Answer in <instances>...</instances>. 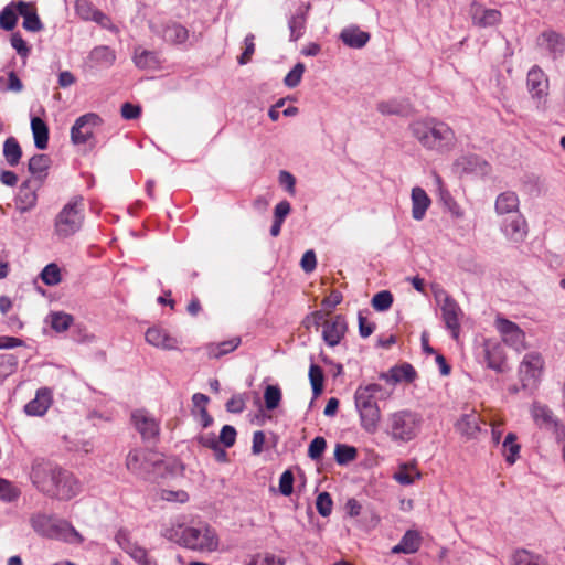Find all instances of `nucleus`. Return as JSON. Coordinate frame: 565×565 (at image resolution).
<instances>
[{"mask_svg":"<svg viewBox=\"0 0 565 565\" xmlns=\"http://www.w3.org/2000/svg\"><path fill=\"white\" fill-rule=\"evenodd\" d=\"M17 366H18V359L15 355H13V354L1 355L0 375H3L4 380L8 376H10L12 373L15 372Z\"/></svg>","mask_w":565,"mask_h":565,"instance_id":"4d7b16f0","label":"nucleus"},{"mask_svg":"<svg viewBox=\"0 0 565 565\" xmlns=\"http://www.w3.org/2000/svg\"><path fill=\"white\" fill-rule=\"evenodd\" d=\"M332 499L328 492H321L316 500V508L321 516H329L332 512Z\"/></svg>","mask_w":565,"mask_h":565,"instance_id":"6e6d98bb","label":"nucleus"},{"mask_svg":"<svg viewBox=\"0 0 565 565\" xmlns=\"http://www.w3.org/2000/svg\"><path fill=\"white\" fill-rule=\"evenodd\" d=\"M255 36L254 34L249 33L245 36L244 39V45H245V50L244 52L241 54V56L238 57V63L241 65H244L246 63H248L250 61V57L252 55L254 54L255 52Z\"/></svg>","mask_w":565,"mask_h":565,"instance_id":"052dcab7","label":"nucleus"},{"mask_svg":"<svg viewBox=\"0 0 565 565\" xmlns=\"http://www.w3.org/2000/svg\"><path fill=\"white\" fill-rule=\"evenodd\" d=\"M323 371L317 364H311L309 369V380L315 396L321 394L323 388Z\"/></svg>","mask_w":565,"mask_h":565,"instance_id":"3c124183","label":"nucleus"},{"mask_svg":"<svg viewBox=\"0 0 565 565\" xmlns=\"http://www.w3.org/2000/svg\"><path fill=\"white\" fill-rule=\"evenodd\" d=\"M436 297L440 302L441 317L446 328L450 330L454 339H458L460 317L462 315L459 305L445 291H441L440 295H437Z\"/></svg>","mask_w":565,"mask_h":565,"instance_id":"ddd939ff","label":"nucleus"},{"mask_svg":"<svg viewBox=\"0 0 565 565\" xmlns=\"http://www.w3.org/2000/svg\"><path fill=\"white\" fill-rule=\"evenodd\" d=\"M53 402V394L49 387H41L35 396L24 406V412L30 416H43Z\"/></svg>","mask_w":565,"mask_h":565,"instance_id":"412c9836","label":"nucleus"},{"mask_svg":"<svg viewBox=\"0 0 565 565\" xmlns=\"http://www.w3.org/2000/svg\"><path fill=\"white\" fill-rule=\"evenodd\" d=\"M125 466L131 475L146 481H156L167 470L163 455L147 448L130 449Z\"/></svg>","mask_w":565,"mask_h":565,"instance_id":"39448f33","label":"nucleus"},{"mask_svg":"<svg viewBox=\"0 0 565 565\" xmlns=\"http://www.w3.org/2000/svg\"><path fill=\"white\" fill-rule=\"evenodd\" d=\"M242 340L241 337H234L230 340L222 341L220 343H212L209 345V354L212 358L218 359L227 353L233 352L238 348Z\"/></svg>","mask_w":565,"mask_h":565,"instance_id":"58836bf2","label":"nucleus"},{"mask_svg":"<svg viewBox=\"0 0 565 565\" xmlns=\"http://www.w3.org/2000/svg\"><path fill=\"white\" fill-rule=\"evenodd\" d=\"M136 429L140 433L143 440L156 439L160 433V425L146 411H136L131 415Z\"/></svg>","mask_w":565,"mask_h":565,"instance_id":"f3484780","label":"nucleus"},{"mask_svg":"<svg viewBox=\"0 0 565 565\" xmlns=\"http://www.w3.org/2000/svg\"><path fill=\"white\" fill-rule=\"evenodd\" d=\"M3 157L10 167L19 164L22 157V149L14 137H9L3 143Z\"/></svg>","mask_w":565,"mask_h":565,"instance_id":"4c0bfd02","label":"nucleus"},{"mask_svg":"<svg viewBox=\"0 0 565 565\" xmlns=\"http://www.w3.org/2000/svg\"><path fill=\"white\" fill-rule=\"evenodd\" d=\"M226 411L228 413L239 414L245 408V398L243 395L237 394L233 395L227 402H226Z\"/></svg>","mask_w":565,"mask_h":565,"instance_id":"69168bd1","label":"nucleus"},{"mask_svg":"<svg viewBox=\"0 0 565 565\" xmlns=\"http://www.w3.org/2000/svg\"><path fill=\"white\" fill-rule=\"evenodd\" d=\"M537 45L553 60L561 58L565 55V36L556 31H543L537 38Z\"/></svg>","mask_w":565,"mask_h":565,"instance_id":"2eb2a0df","label":"nucleus"},{"mask_svg":"<svg viewBox=\"0 0 565 565\" xmlns=\"http://www.w3.org/2000/svg\"><path fill=\"white\" fill-rule=\"evenodd\" d=\"M265 406L273 411L279 406L281 401V391L277 385H268L264 393Z\"/></svg>","mask_w":565,"mask_h":565,"instance_id":"603ef678","label":"nucleus"},{"mask_svg":"<svg viewBox=\"0 0 565 565\" xmlns=\"http://www.w3.org/2000/svg\"><path fill=\"white\" fill-rule=\"evenodd\" d=\"M294 490V475L290 470H286L279 478V491L284 495H290Z\"/></svg>","mask_w":565,"mask_h":565,"instance_id":"0e129e2a","label":"nucleus"},{"mask_svg":"<svg viewBox=\"0 0 565 565\" xmlns=\"http://www.w3.org/2000/svg\"><path fill=\"white\" fill-rule=\"evenodd\" d=\"M10 42L20 56L26 57L30 54V47L19 32L12 33Z\"/></svg>","mask_w":565,"mask_h":565,"instance_id":"680f3d73","label":"nucleus"},{"mask_svg":"<svg viewBox=\"0 0 565 565\" xmlns=\"http://www.w3.org/2000/svg\"><path fill=\"white\" fill-rule=\"evenodd\" d=\"M38 188L33 186L31 181H25L20 185L15 204L21 213H25L35 207L38 203Z\"/></svg>","mask_w":565,"mask_h":565,"instance_id":"a878e982","label":"nucleus"},{"mask_svg":"<svg viewBox=\"0 0 565 565\" xmlns=\"http://www.w3.org/2000/svg\"><path fill=\"white\" fill-rule=\"evenodd\" d=\"M103 120L95 113H86L79 116L71 128V141L76 145L94 146L95 129L102 125Z\"/></svg>","mask_w":565,"mask_h":565,"instance_id":"9b49d317","label":"nucleus"},{"mask_svg":"<svg viewBox=\"0 0 565 565\" xmlns=\"http://www.w3.org/2000/svg\"><path fill=\"white\" fill-rule=\"evenodd\" d=\"M30 523L32 529L41 536L57 540H70L71 536H74L82 541L81 534L68 522L54 515L35 513L31 516Z\"/></svg>","mask_w":565,"mask_h":565,"instance_id":"6e6552de","label":"nucleus"},{"mask_svg":"<svg viewBox=\"0 0 565 565\" xmlns=\"http://www.w3.org/2000/svg\"><path fill=\"white\" fill-rule=\"evenodd\" d=\"M420 477V472L412 463L399 465L398 469L393 473V479L402 486H411Z\"/></svg>","mask_w":565,"mask_h":565,"instance_id":"c9c22d12","label":"nucleus"},{"mask_svg":"<svg viewBox=\"0 0 565 565\" xmlns=\"http://www.w3.org/2000/svg\"><path fill=\"white\" fill-rule=\"evenodd\" d=\"M327 447L326 439L323 437H316L311 440L308 448V456L312 460H318L321 458Z\"/></svg>","mask_w":565,"mask_h":565,"instance_id":"13d9d810","label":"nucleus"},{"mask_svg":"<svg viewBox=\"0 0 565 565\" xmlns=\"http://www.w3.org/2000/svg\"><path fill=\"white\" fill-rule=\"evenodd\" d=\"M50 167V158L46 154H34L29 161V171L31 174L42 180L46 175Z\"/></svg>","mask_w":565,"mask_h":565,"instance_id":"a18cd8bd","label":"nucleus"},{"mask_svg":"<svg viewBox=\"0 0 565 565\" xmlns=\"http://www.w3.org/2000/svg\"><path fill=\"white\" fill-rule=\"evenodd\" d=\"M161 36L166 42L183 44L189 38V31L179 22L169 21L162 26Z\"/></svg>","mask_w":565,"mask_h":565,"instance_id":"7c9ffc66","label":"nucleus"},{"mask_svg":"<svg viewBox=\"0 0 565 565\" xmlns=\"http://www.w3.org/2000/svg\"><path fill=\"white\" fill-rule=\"evenodd\" d=\"M422 545V537L415 530H407L398 544L392 547V554H414Z\"/></svg>","mask_w":565,"mask_h":565,"instance_id":"c85d7f7f","label":"nucleus"},{"mask_svg":"<svg viewBox=\"0 0 565 565\" xmlns=\"http://www.w3.org/2000/svg\"><path fill=\"white\" fill-rule=\"evenodd\" d=\"M513 565H550L548 562L539 554L527 550H518L513 555Z\"/></svg>","mask_w":565,"mask_h":565,"instance_id":"ea45409f","label":"nucleus"},{"mask_svg":"<svg viewBox=\"0 0 565 565\" xmlns=\"http://www.w3.org/2000/svg\"><path fill=\"white\" fill-rule=\"evenodd\" d=\"M132 60L135 65L140 70L156 68L159 63L154 52L145 50L140 46L135 49Z\"/></svg>","mask_w":565,"mask_h":565,"instance_id":"f704fd0d","label":"nucleus"},{"mask_svg":"<svg viewBox=\"0 0 565 565\" xmlns=\"http://www.w3.org/2000/svg\"><path fill=\"white\" fill-rule=\"evenodd\" d=\"M160 498L168 502H179L184 503L189 500V494L183 490H168L162 489L160 492Z\"/></svg>","mask_w":565,"mask_h":565,"instance_id":"bf43d9fd","label":"nucleus"},{"mask_svg":"<svg viewBox=\"0 0 565 565\" xmlns=\"http://www.w3.org/2000/svg\"><path fill=\"white\" fill-rule=\"evenodd\" d=\"M17 1H11L0 12V26L6 31H12L18 22Z\"/></svg>","mask_w":565,"mask_h":565,"instance_id":"c03bdc74","label":"nucleus"},{"mask_svg":"<svg viewBox=\"0 0 565 565\" xmlns=\"http://www.w3.org/2000/svg\"><path fill=\"white\" fill-rule=\"evenodd\" d=\"M84 220V200L82 196H74L55 216L54 233L60 238L71 237L81 231Z\"/></svg>","mask_w":565,"mask_h":565,"instance_id":"0eeeda50","label":"nucleus"},{"mask_svg":"<svg viewBox=\"0 0 565 565\" xmlns=\"http://www.w3.org/2000/svg\"><path fill=\"white\" fill-rule=\"evenodd\" d=\"M520 200L515 192L505 191L497 196L494 209L497 214L510 216L520 212Z\"/></svg>","mask_w":565,"mask_h":565,"instance_id":"bb28decb","label":"nucleus"},{"mask_svg":"<svg viewBox=\"0 0 565 565\" xmlns=\"http://www.w3.org/2000/svg\"><path fill=\"white\" fill-rule=\"evenodd\" d=\"M21 494V491L9 480L0 478V500L13 502Z\"/></svg>","mask_w":565,"mask_h":565,"instance_id":"09e8293b","label":"nucleus"},{"mask_svg":"<svg viewBox=\"0 0 565 565\" xmlns=\"http://www.w3.org/2000/svg\"><path fill=\"white\" fill-rule=\"evenodd\" d=\"M458 164L463 167V170L480 174H486L489 171L488 163L482 160L480 157L470 154L465 156L458 160Z\"/></svg>","mask_w":565,"mask_h":565,"instance_id":"79ce46f5","label":"nucleus"},{"mask_svg":"<svg viewBox=\"0 0 565 565\" xmlns=\"http://www.w3.org/2000/svg\"><path fill=\"white\" fill-rule=\"evenodd\" d=\"M484 358L489 369L498 373L505 371V353L501 344L487 342L484 345Z\"/></svg>","mask_w":565,"mask_h":565,"instance_id":"393cba45","label":"nucleus"},{"mask_svg":"<svg viewBox=\"0 0 565 565\" xmlns=\"http://www.w3.org/2000/svg\"><path fill=\"white\" fill-rule=\"evenodd\" d=\"M379 377L387 384L395 385L401 382L412 383L417 377L416 370L409 363L392 366L387 372H382Z\"/></svg>","mask_w":565,"mask_h":565,"instance_id":"aec40b11","label":"nucleus"},{"mask_svg":"<svg viewBox=\"0 0 565 565\" xmlns=\"http://www.w3.org/2000/svg\"><path fill=\"white\" fill-rule=\"evenodd\" d=\"M18 17L23 18L22 26L29 32H40L44 25L36 12V8L32 2H25L23 0H17Z\"/></svg>","mask_w":565,"mask_h":565,"instance_id":"6ab92c4d","label":"nucleus"},{"mask_svg":"<svg viewBox=\"0 0 565 565\" xmlns=\"http://www.w3.org/2000/svg\"><path fill=\"white\" fill-rule=\"evenodd\" d=\"M40 277L42 281L47 286H55L61 281V271L56 264L51 263L46 265L41 274Z\"/></svg>","mask_w":565,"mask_h":565,"instance_id":"8fccbe9b","label":"nucleus"},{"mask_svg":"<svg viewBox=\"0 0 565 565\" xmlns=\"http://www.w3.org/2000/svg\"><path fill=\"white\" fill-rule=\"evenodd\" d=\"M457 430L468 439H473L480 433V418L476 413L465 414L456 424Z\"/></svg>","mask_w":565,"mask_h":565,"instance_id":"2f4dec72","label":"nucleus"},{"mask_svg":"<svg viewBox=\"0 0 565 565\" xmlns=\"http://www.w3.org/2000/svg\"><path fill=\"white\" fill-rule=\"evenodd\" d=\"M358 455L353 446L338 444L334 449V458L339 465H347L353 461Z\"/></svg>","mask_w":565,"mask_h":565,"instance_id":"de8ad7c7","label":"nucleus"},{"mask_svg":"<svg viewBox=\"0 0 565 565\" xmlns=\"http://www.w3.org/2000/svg\"><path fill=\"white\" fill-rule=\"evenodd\" d=\"M531 415L535 424L544 428H548L557 419L548 406L539 402L532 404Z\"/></svg>","mask_w":565,"mask_h":565,"instance_id":"473e14b6","label":"nucleus"},{"mask_svg":"<svg viewBox=\"0 0 565 565\" xmlns=\"http://www.w3.org/2000/svg\"><path fill=\"white\" fill-rule=\"evenodd\" d=\"M548 78L545 73L534 65L526 75V88L539 113H545L548 108Z\"/></svg>","mask_w":565,"mask_h":565,"instance_id":"1a4fd4ad","label":"nucleus"},{"mask_svg":"<svg viewBox=\"0 0 565 565\" xmlns=\"http://www.w3.org/2000/svg\"><path fill=\"white\" fill-rule=\"evenodd\" d=\"M92 21L97 23L103 29L109 30L114 33L119 31L118 28L113 23L111 19L100 10L96 12Z\"/></svg>","mask_w":565,"mask_h":565,"instance_id":"774afa93","label":"nucleus"},{"mask_svg":"<svg viewBox=\"0 0 565 565\" xmlns=\"http://www.w3.org/2000/svg\"><path fill=\"white\" fill-rule=\"evenodd\" d=\"M306 67L302 63H297L285 76L284 84L289 88L297 87L301 82Z\"/></svg>","mask_w":565,"mask_h":565,"instance_id":"5fc2aeb1","label":"nucleus"},{"mask_svg":"<svg viewBox=\"0 0 565 565\" xmlns=\"http://www.w3.org/2000/svg\"><path fill=\"white\" fill-rule=\"evenodd\" d=\"M494 326L504 344L519 353L526 349L525 333L515 322L497 317Z\"/></svg>","mask_w":565,"mask_h":565,"instance_id":"f8f14e48","label":"nucleus"},{"mask_svg":"<svg viewBox=\"0 0 565 565\" xmlns=\"http://www.w3.org/2000/svg\"><path fill=\"white\" fill-rule=\"evenodd\" d=\"M236 441V429L231 425H225L221 429L218 436V444H223L225 447H232Z\"/></svg>","mask_w":565,"mask_h":565,"instance_id":"e2e57ef3","label":"nucleus"},{"mask_svg":"<svg viewBox=\"0 0 565 565\" xmlns=\"http://www.w3.org/2000/svg\"><path fill=\"white\" fill-rule=\"evenodd\" d=\"M162 535L169 541L200 553H213L217 551L220 545L216 531L209 524L198 526L171 525L163 529Z\"/></svg>","mask_w":565,"mask_h":565,"instance_id":"7ed1b4c3","label":"nucleus"},{"mask_svg":"<svg viewBox=\"0 0 565 565\" xmlns=\"http://www.w3.org/2000/svg\"><path fill=\"white\" fill-rule=\"evenodd\" d=\"M116 61V53L107 45L95 46L86 58L90 68H109Z\"/></svg>","mask_w":565,"mask_h":565,"instance_id":"4be33fe9","label":"nucleus"},{"mask_svg":"<svg viewBox=\"0 0 565 565\" xmlns=\"http://www.w3.org/2000/svg\"><path fill=\"white\" fill-rule=\"evenodd\" d=\"M347 330L348 326L344 317L338 315L323 322L322 339L329 347H335L344 338Z\"/></svg>","mask_w":565,"mask_h":565,"instance_id":"a211bd4d","label":"nucleus"},{"mask_svg":"<svg viewBox=\"0 0 565 565\" xmlns=\"http://www.w3.org/2000/svg\"><path fill=\"white\" fill-rule=\"evenodd\" d=\"M471 18L480 28L494 26L501 22L502 14L497 9H486L478 3L472 4Z\"/></svg>","mask_w":565,"mask_h":565,"instance_id":"b1692460","label":"nucleus"},{"mask_svg":"<svg viewBox=\"0 0 565 565\" xmlns=\"http://www.w3.org/2000/svg\"><path fill=\"white\" fill-rule=\"evenodd\" d=\"M411 200L413 218L416 221H422L431 204L430 198L424 189L415 186L412 189Z\"/></svg>","mask_w":565,"mask_h":565,"instance_id":"cd10ccee","label":"nucleus"},{"mask_svg":"<svg viewBox=\"0 0 565 565\" xmlns=\"http://www.w3.org/2000/svg\"><path fill=\"white\" fill-rule=\"evenodd\" d=\"M501 232L504 237L513 243L520 244L525 241L529 227L522 213H514L505 216L501 223Z\"/></svg>","mask_w":565,"mask_h":565,"instance_id":"4468645a","label":"nucleus"},{"mask_svg":"<svg viewBox=\"0 0 565 565\" xmlns=\"http://www.w3.org/2000/svg\"><path fill=\"white\" fill-rule=\"evenodd\" d=\"M516 435L509 433L502 443V456L508 465H514L519 458L521 446L516 443Z\"/></svg>","mask_w":565,"mask_h":565,"instance_id":"e433bc0d","label":"nucleus"},{"mask_svg":"<svg viewBox=\"0 0 565 565\" xmlns=\"http://www.w3.org/2000/svg\"><path fill=\"white\" fill-rule=\"evenodd\" d=\"M305 23L306 10L299 7L296 13L292 14L288 21V26L290 30V41H297L303 34Z\"/></svg>","mask_w":565,"mask_h":565,"instance_id":"a19ab883","label":"nucleus"},{"mask_svg":"<svg viewBox=\"0 0 565 565\" xmlns=\"http://www.w3.org/2000/svg\"><path fill=\"white\" fill-rule=\"evenodd\" d=\"M300 266L305 273H312L316 269L317 257L312 249L305 252L300 260Z\"/></svg>","mask_w":565,"mask_h":565,"instance_id":"338daca9","label":"nucleus"},{"mask_svg":"<svg viewBox=\"0 0 565 565\" xmlns=\"http://www.w3.org/2000/svg\"><path fill=\"white\" fill-rule=\"evenodd\" d=\"M423 423L419 413L407 408L398 409L387 415L385 434L396 445H404L418 437Z\"/></svg>","mask_w":565,"mask_h":565,"instance_id":"423d86ee","label":"nucleus"},{"mask_svg":"<svg viewBox=\"0 0 565 565\" xmlns=\"http://www.w3.org/2000/svg\"><path fill=\"white\" fill-rule=\"evenodd\" d=\"M371 303L375 310L385 311L393 303V295L388 290H382L373 296Z\"/></svg>","mask_w":565,"mask_h":565,"instance_id":"864d4df0","label":"nucleus"},{"mask_svg":"<svg viewBox=\"0 0 565 565\" xmlns=\"http://www.w3.org/2000/svg\"><path fill=\"white\" fill-rule=\"evenodd\" d=\"M73 320L70 313L63 311L51 312L46 318V322H49L51 328L56 332L66 331L72 326Z\"/></svg>","mask_w":565,"mask_h":565,"instance_id":"37998d69","label":"nucleus"},{"mask_svg":"<svg viewBox=\"0 0 565 565\" xmlns=\"http://www.w3.org/2000/svg\"><path fill=\"white\" fill-rule=\"evenodd\" d=\"M145 339L148 344L167 351L178 350L180 344L178 338L171 335L166 329L159 326L148 328Z\"/></svg>","mask_w":565,"mask_h":565,"instance_id":"dca6fc26","label":"nucleus"},{"mask_svg":"<svg viewBox=\"0 0 565 565\" xmlns=\"http://www.w3.org/2000/svg\"><path fill=\"white\" fill-rule=\"evenodd\" d=\"M544 370V359L539 352H529L519 365V377L524 390L537 387Z\"/></svg>","mask_w":565,"mask_h":565,"instance_id":"9d476101","label":"nucleus"},{"mask_svg":"<svg viewBox=\"0 0 565 565\" xmlns=\"http://www.w3.org/2000/svg\"><path fill=\"white\" fill-rule=\"evenodd\" d=\"M30 479L41 493L62 501L73 499L82 489L79 480L71 471L44 459L33 461Z\"/></svg>","mask_w":565,"mask_h":565,"instance_id":"f257e3e1","label":"nucleus"},{"mask_svg":"<svg viewBox=\"0 0 565 565\" xmlns=\"http://www.w3.org/2000/svg\"><path fill=\"white\" fill-rule=\"evenodd\" d=\"M75 13L84 21H92L98 9L90 0H75Z\"/></svg>","mask_w":565,"mask_h":565,"instance_id":"49530a36","label":"nucleus"},{"mask_svg":"<svg viewBox=\"0 0 565 565\" xmlns=\"http://www.w3.org/2000/svg\"><path fill=\"white\" fill-rule=\"evenodd\" d=\"M376 395L380 399H387L391 397L392 391L384 390L377 383H369L359 385L354 393V406L360 417V425L369 434L377 431L381 420Z\"/></svg>","mask_w":565,"mask_h":565,"instance_id":"20e7f679","label":"nucleus"},{"mask_svg":"<svg viewBox=\"0 0 565 565\" xmlns=\"http://www.w3.org/2000/svg\"><path fill=\"white\" fill-rule=\"evenodd\" d=\"M376 109L384 116L407 117L412 114L413 108L406 98H391L377 103Z\"/></svg>","mask_w":565,"mask_h":565,"instance_id":"5701e85b","label":"nucleus"},{"mask_svg":"<svg viewBox=\"0 0 565 565\" xmlns=\"http://www.w3.org/2000/svg\"><path fill=\"white\" fill-rule=\"evenodd\" d=\"M341 41L349 47L362 49L370 40V34L355 25L344 28L340 33Z\"/></svg>","mask_w":565,"mask_h":565,"instance_id":"c756f323","label":"nucleus"},{"mask_svg":"<svg viewBox=\"0 0 565 565\" xmlns=\"http://www.w3.org/2000/svg\"><path fill=\"white\" fill-rule=\"evenodd\" d=\"M31 129L35 147L40 150L46 149L49 142V128L44 120L39 117H33L31 119Z\"/></svg>","mask_w":565,"mask_h":565,"instance_id":"72a5a7b5","label":"nucleus"},{"mask_svg":"<svg viewBox=\"0 0 565 565\" xmlns=\"http://www.w3.org/2000/svg\"><path fill=\"white\" fill-rule=\"evenodd\" d=\"M408 128L412 136L427 150L444 153L456 145L457 138L452 128L435 117L414 120Z\"/></svg>","mask_w":565,"mask_h":565,"instance_id":"f03ea898","label":"nucleus"}]
</instances>
